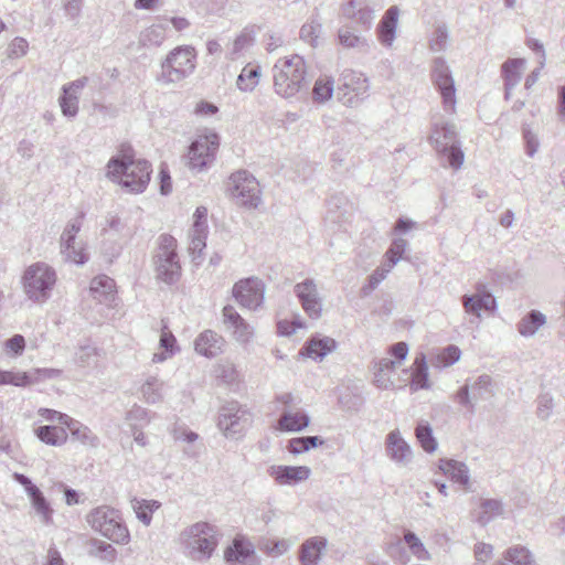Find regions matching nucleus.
I'll list each match as a JSON object with an SVG mask.
<instances>
[{"label": "nucleus", "mask_w": 565, "mask_h": 565, "mask_svg": "<svg viewBox=\"0 0 565 565\" xmlns=\"http://www.w3.org/2000/svg\"><path fill=\"white\" fill-rule=\"evenodd\" d=\"M221 540L218 527L199 521L183 527L177 539L181 553L190 561L206 563L214 555Z\"/></svg>", "instance_id": "f257e3e1"}, {"label": "nucleus", "mask_w": 565, "mask_h": 565, "mask_svg": "<svg viewBox=\"0 0 565 565\" xmlns=\"http://www.w3.org/2000/svg\"><path fill=\"white\" fill-rule=\"evenodd\" d=\"M151 172L150 162L135 159L130 149L121 150L119 154L111 157L106 166L107 179L131 193H142L146 190Z\"/></svg>", "instance_id": "f03ea898"}, {"label": "nucleus", "mask_w": 565, "mask_h": 565, "mask_svg": "<svg viewBox=\"0 0 565 565\" xmlns=\"http://www.w3.org/2000/svg\"><path fill=\"white\" fill-rule=\"evenodd\" d=\"M20 284L25 298L30 302L43 306L53 296L57 284V273L50 264L35 262L23 270Z\"/></svg>", "instance_id": "7ed1b4c3"}, {"label": "nucleus", "mask_w": 565, "mask_h": 565, "mask_svg": "<svg viewBox=\"0 0 565 565\" xmlns=\"http://www.w3.org/2000/svg\"><path fill=\"white\" fill-rule=\"evenodd\" d=\"M271 73L275 93L282 98H291L307 86V65L298 54L277 60Z\"/></svg>", "instance_id": "20e7f679"}, {"label": "nucleus", "mask_w": 565, "mask_h": 565, "mask_svg": "<svg viewBox=\"0 0 565 565\" xmlns=\"http://www.w3.org/2000/svg\"><path fill=\"white\" fill-rule=\"evenodd\" d=\"M86 522L95 532L117 543L128 544L129 531L121 519L120 512L109 505L103 504L92 509L86 514Z\"/></svg>", "instance_id": "39448f33"}, {"label": "nucleus", "mask_w": 565, "mask_h": 565, "mask_svg": "<svg viewBox=\"0 0 565 565\" xmlns=\"http://www.w3.org/2000/svg\"><path fill=\"white\" fill-rule=\"evenodd\" d=\"M177 239L168 234L158 238V248L154 254L156 277L167 285H173L181 278V264L177 253Z\"/></svg>", "instance_id": "423d86ee"}, {"label": "nucleus", "mask_w": 565, "mask_h": 565, "mask_svg": "<svg viewBox=\"0 0 565 565\" xmlns=\"http://www.w3.org/2000/svg\"><path fill=\"white\" fill-rule=\"evenodd\" d=\"M195 49L190 45H180L168 53L161 63L159 81L171 84L179 83L195 70Z\"/></svg>", "instance_id": "0eeeda50"}, {"label": "nucleus", "mask_w": 565, "mask_h": 565, "mask_svg": "<svg viewBox=\"0 0 565 565\" xmlns=\"http://www.w3.org/2000/svg\"><path fill=\"white\" fill-rule=\"evenodd\" d=\"M429 141L435 150L447 158L451 168L458 170L461 168L465 154L460 148L456 126L450 122L433 124Z\"/></svg>", "instance_id": "6e6552de"}, {"label": "nucleus", "mask_w": 565, "mask_h": 565, "mask_svg": "<svg viewBox=\"0 0 565 565\" xmlns=\"http://www.w3.org/2000/svg\"><path fill=\"white\" fill-rule=\"evenodd\" d=\"M220 147V136L212 130H204L191 142L186 154L190 170L199 173L206 170L215 160Z\"/></svg>", "instance_id": "1a4fd4ad"}, {"label": "nucleus", "mask_w": 565, "mask_h": 565, "mask_svg": "<svg viewBox=\"0 0 565 565\" xmlns=\"http://www.w3.org/2000/svg\"><path fill=\"white\" fill-rule=\"evenodd\" d=\"M250 425L252 414L237 402H230L221 407L217 426L226 438H242Z\"/></svg>", "instance_id": "9d476101"}, {"label": "nucleus", "mask_w": 565, "mask_h": 565, "mask_svg": "<svg viewBox=\"0 0 565 565\" xmlns=\"http://www.w3.org/2000/svg\"><path fill=\"white\" fill-rule=\"evenodd\" d=\"M228 191L238 205L256 209L262 202L259 183L245 170L231 175Z\"/></svg>", "instance_id": "9b49d317"}, {"label": "nucleus", "mask_w": 565, "mask_h": 565, "mask_svg": "<svg viewBox=\"0 0 565 565\" xmlns=\"http://www.w3.org/2000/svg\"><path fill=\"white\" fill-rule=\"evenodd\" d=\"M83 214L68 221L61 235V254L65 260L76 265H84L88 260L85 244L76 236L82 228Z\"/></svg>", "instance_id": "f8f14e48"}, {"label": "nucleus", "mask_w": 565, "mask_h": 565, "mask_svg": "<svg viewBox=\"0 0 565 565\" xmlns=\"http://www.w3.org/2000/svg\"><path fill=\"white\" fill-rule=\"evenodd\" d=\"M339 95L343 104L349 107L356 106L369 90L367 77L353 70H344L339 78Z\"/></svg>", "instance_id": "ddd939ff"}, {"label": "nucleus", "mask_w": 565, "mask_h": 565, "mask_svg": "<svg viewBox=\"0 0 565 565\" xmlns=\"http://www.w3.org/2000/svg\"><path fill=\"white\" fill-rule=\"evenodd\" d=\"M431 77L435 86L440 93L445 110L455 111L456 108V87L451 72L446 62L438 57L434 61Z\"/></svg>", "instance_id": "4468645a"}, {"label": "nucleus", "mask_w": 565, "mask_h": 565, "mask_svg": "<svg viewBox=\"0 0 565 565\" xmlns=\"http://www.w3.org/2000/svg\"><path fill=\"white\" fill-rule=\"evenodd\" d=\"M265 295L264 282L255 277L246 278L236 282L233 287V296L236 301L250 310L258 309Z\"/></svg>", "instance_id": "2eb2a0df"}, {"label": "nucleus", "mask_w": 565, "mask_h": 565, "mask_svg": "<svg viewBox=\"0 0 565 565\" xmlns=\"http://www.w3.org/2000/svg\"><path fill=\"white\" fill-rule=\"evenodd\" d=\"M207 227V210L199 206L193 214V224L189 230V253L193 260L202 257V253L206 246Z\"/></svg>", "instance_id": "dca6fc26"}, {"label": "nucleus", "mask_w": 565, "mask_h": 565, "mask_svg": "<svg viewBox=\"0 0 565 565\" xmlns=\"http://www.w3.org/2000/svg\"><path fill=\"white\" fill-rule=\"evenodd\" d=\"M385 454L398 467H408L414 459V451L403 438L399 429L391 430L385 438Z\"/></svg>", "instance_id": "f3484780"}, {"label": "nucleus", "mask_w": 565, "mask_h": 565, "mask_svg": "<svg viewBox=\"0 0 565 565\" xmlns=\"http://www.w3.org/2000/svg\"><path fill=\"white\" fill-rule=\"evenodd\" d=\"M341 15L354 22L356 26L369 31L375 19V9L367 0H348L340 7Z\"/></svg>", "instance_id": "a211bd4d"}, {"label": "nucleus", "mask_w": 565, "mask_h": 565, "mask_svg": "<svg viewBox=\"0 0 565 565\" xmlns=\"http://www.w3.org/2000/svg\"><path fill=\"white\" fill-rule=\"evenodd\" d=\"M295 294L298 297L302 309L310 318H320L322 303L318 294L317 284L313 279L308 278L296 284Z\"/></svg>", "instance_id": "6ab92c4d"}, {"label": "nucleus", "mask_w": 565, "mask_h": 565, "mask_svg": "<svg viewBox=\"0 0 565 565\" xmlns=\"http://www.w3.org/2000/svg\"><path fill=\"white\" fill-rule=\"evenodd\" d=\"M222 312L224 323L232 331L234 340L243 345L250 343L254 338V328L232 306H225Z\"/></svg>", "instance_id": "aec40b11"}, {"label": "nucleus", "mask_w": 565, "mask_h": 565, "mask_svg": "<svg viewBox=\"0 0 565 565\" xmlns=\"http://www.w3.org/2000/svg\"><path fill=\"white\" fill-rule=\"evenodd\" d=\"M267 472L279 486H296L309 479L311 475V470L307 466L273 465Z\"/></svg>", "instance_id": "412c9836"}, {"label": "nucleus", "mask_w": 565, "mask_h": 565, "mask_svg": "<svg viewBox=\"0 0 565 565\" xmlns=\"http://www.w3.org/2000/svg\"><path fill=\"white\" fill-rule=\"evenodd\" d=\"M399 9L397 6L390 7L382 15L376 29V38L381 45L392 47L397 34Z\"/></svg>", "instance_id": "4be33fe9"}, {"label": "nucleus", "mask_w": 565, "mask_h": 565, "mask_svg": "<svg viewBox=\"0 0 565 565\" xmlns=\"http://www.w3.org/2000/svg\"><path fill=\"white\" fill-rule=\"evenodd\" d=\"M328 547L324 536H311L305 540L298 550L300 565H319Z\"/></svg>", "instance_id": "5701e85b"}, {"label": "nucleus", "mask_w": 565, "mask_h": 565, "mask_svg": "<svg viewBox=\"0 0 565 565\" xmlns=\"http://www.w3.org/2000/svg\"><path fill=\"white\" fill-rule=\"evenodd\" d=\"M462 307L467 315L476 319L481 318V311H491L495 308V299L488 291H479L473 295H463L461 298Z\"/></svg>", "instance_id": "b1692460"}, {"label": "nucleus", "mask_w": 565, "mask_h": 565, "mask_svg": "<svg viewBox=\"0 0 565 565\" xmlns=\"http://www.w3.org/2000/svg\"><path fill=\"white\" fill-rule=\"evenodd\" d=\"M255 554L254 544L245 536L237 535L224 551V559L228 564H245Z\"/></svg>", "instance_id": "393cba45"}, {"label": "nucleus", "mask_w": 565, "mask_h": 565, "mask_svg": "<svg viewBox=\"0 0 565 565\" xmlns=\"http://www.w3.org/2000/svg\"><path fill=\"white\" fill-rule=\"evenodd\" d=\"M225 340L212 330H205L194 341L195 351L206 358H215L222 353Z\"/></svg>", "instance_id": "a878e982"}, {"label": "nucleus", "mask_w": 565, "mask_h": 565, "mask_svg": "<svg viewBox=\"0 0 565 565\" xmlns=\"http://www.w3.org/2000/svg\"><path fill=\"white\" fill-rule=\"evenodd\" d=\"M438 468L465 491H470V471L465 462L455 459H440Z\"/></svg>", "instance_id": "bb28decb"}, {"label": "nucleus", "mask_w": 565, "mask_h": 565, "mask_svg": "<svg viewBox=\"0 0 565 565\" xmlns=\"http://www.w3.org/2000/svg\"><path fill=\"white\" fill-rule=\"evenodd\" d=\"M310 418L302 409L285 408L277 422L276 428L280 431L297 433L308 427Z\"/></svg>", "instance_id": "cd10ccee"}, {"label": "nucleus", "mask_w": 565, "mask_h": 565, "mask_svg": "<svg viewBox=\"0 0 565 565\" xmlns=\"http://www.w3.org/2000/svg\"><path fill=\"white\" fill-rule=\"evenodd\" d=\"M525 64L524 58H509L502 64L505 99L510 98L512 89L520 83Z\"/></svg>", "instance_id": "c85d7f7f"}, {"label": "nucleus", "mask_w": 565, "mask_h": 565, "mask_svg": "<svg viewBox=\"0 0 565 565\" xmlns=\"http://www.w3.org/2000/svg\"><path fill=\"white\" fill-rule=\"evenodd\" d=\"M467 384L476 404L480 401L492 398L497 394L495 382L489 374H481L473 380L467 381Z\"/></svg>", "instance_id": "c756f323"}, {"label": "nucleus", "mask_w": 565, "mask_h": 565, "mask_svg": "<svg viewBox=\"0 0 565 565\" xmlns=\"http://www.w3.org/2000/svg\"><path fill=\"white\" fill-rule=\"evenodd\" d=\"M167 19H161L158 23H153L145 28L138 38V42L143 47L160 46L167 39L168 23Z\"/></svg>", "instance_id": "7c9ffc66"}, {"label": "nucleus", "mask_w": 565, "mask_h": 565, "mask_svg": "<svg viewBox=\"0 0 565 565\" xmlns=\"http://www.w3.org/2000/svg\"><path fill=\"white\" fill-rule=\"evenodd\" d=\"M115 281L106 275H99L92 279L89 286L90 296L99 303H110L115 298Z\"/></svg>", "instance_id": "2f4dec72"}, {"label": "nucleus", "mask_w": 565, "mask_h": 565, "mask_svg": "<svg viewBox=\"0 0 565 565\" xmlns=\"http://www.w3.org/2000/svg\"><path fill=\"white\" fill-rule=\"evenodd\" d=\"M337 348V342L330 337H313L311 338L302 353L313 360H322L326 355L333 352Z\"/></svg>", "instance_id": "473e14b6"}, {"label": "nucleus", "mask_w": 565, "mask_h": 565, "mask_svg": "<svg viewBox=\"0 0 565 565\" xmlns=\"http://www.w3.org/2000/svg\"><path fill=\"white\" fill-rule=\"evenodd\" d=\"M166 383L158 376L150 375L140 387L142 398L148 404H158L164 399Z\"/></svg>", "instance_id": "72a5a7b5"}, {"label": "nucleus", "mask_w": 565, "mask_h": 565, "mask_svg": "<svg viewBox=\"0 0 565 565\" xmlns=\"http://www.w3.org/2000/svg\"><path fill=\"white\" fill-rule=\"evenodd\" d=\"M337 39L339 44L345 49L367 50L370 46L369 40L348 24L338 30Z\"/></svg>", "instance_id": "f704fd0d"}, {"label": "nucleus", "mask_w": 565, "mask_h": 565, "mask_svg": "<svg viewBox=\"0 0 565 565\" xmlns=\"http://www.w3.org/2000/svg\"><path fill=\"white\" fill-rule=\"evenodd\" d=\"M260 77V66L248 63L243 67V70L238 74L236 79V86L243 93H250L259 84Z\"/></svg>", "instance_id": "c9c22d12"}, {"label": "nucleus", "mask_w": 565, "mask_h": 565, "mask_svg": "<svg viewBox=\"0 0 565 565\" xmlns=\"http://www.w3.org/2000/svg\"><path fill=\"white\" fill-rule=\"evenodd\" d=\"M397 363L388 358H383L375 364L374 382L377 387L383 390L394 387L392 373L395 371Z\"/></svg>", "instance_id": "e433bc0d"}, {"label": "nucleus", "mask_w": 565, "mask_h": 565, "mask_svg": "<svg viewBox=\"0 0 565 565\" xmlns=\"http://www.w3.org/2000/svg\"><path fill=\"white\" fill-rule=\"evenodd\" d=\"M65 427L70 430L73 439L79 441L82 445L88 447L98 446V437L92 431V429L88 426L82 424L81 422L71 417Z\"/></svg>", "instance_id": "4c0bfd02"}, {"label": "nucleus", "mask_w": 565, "mask_h": 565, "mask_svg": "<svg viewBox=\"0 0 565 565\" xmlns=\"http://www.w3.org/2000/svg\"><path fill=\"white\" fill-rule=\"evenodd\" d=\"M159 344L160 348L164 350V352L153 354L152 362L154 363L164 362L178 351L177 339L173 335V333L169 330L168 324L164 320H162Z\"/></svg>", "instance_id": "58836bf2"}, {"label": "nucleus", "mask_w": 565, "mask_h": 565, "mask_svg": "<svg viewBox=\"0 0 565 565\" xmlns=\"http://www.w3.org/2000/svg\"><path fill=\"white\" fill-rule=\"evenodd\" d=\"M35 435L42 443L54 447L66 444L68 437L65 428L52 425L38 427Z\"/></svg>", "instance_id": "ea45409f"}, {"label": "nucleus", "mask_w": 565, "mask_h": 565, "mask_svg": "<svg viewBox=\"0 0 565 565\" xmlns=\"http://www.w3.org/2000/svg\"><path fill=\"white\" fill-rule=\"evenodd\" d=\"M503 513V504L495 499H484L480 502L479 509L475 512L476 521L484 526L494 518Z\"/></svg>", "instance_id": "a19ab883"}, {"label": "nucleus", "mask_w": 565, "mask_h": 565, "mask_svg": "<svg viewBox=\"0 0 565 565\" xmlns=\"http://www.w3.org/2000/svg\"><path fill=\"white\" fill-rule=\"evenodd\" d=\"M546 323V317L537 310H531L518 323V331L522 337L535 335L541 327Z\"/></svg>", "instance_id": "79ce46f5"}, {"label": "nucleus", "mask_w": 565, "mask_h": 565, "mask_svg": "<svg viewBox=\"0 0 565 565\" xmlns=\"http://www.w3.org/2000/svg\"><path fill=\"white\" fill-rule=\"evenodd\" d=\"M131 508L137 519L145 525L149 526L152 521V513L160 509L161 503L157 500H146L134 498L130 501Z\"/></svg>", "instance_id": "37998d69"}, {"label": "nucleus", "mask_w": 565, "mask_h": 565, "mask_svg": "<svg viewBox=\"0 0 565 565\" xmlns=\"http://www.w3.org/2000/svg\"><path fill=\"white\" fill-rule=\"evenodd\" d=\"M32 508L35 511V514L39 516L40 522L44 525L53 524V513L54 510L51 507L50 502L44 497L41 490L34 492L29 497Z\"/></svg>", "instance_id": "c03bdc74"}, {"label": "nucleus", "mask_w": 565, "mask_h": 565, "mask_svg": "<svg viewBox=\"0 0 565 565\" xmlns=\"http://www.w3.org/2000/svg\"><path fill=\"white\" fill-rule=\"evenodd\" d=\"M411 388L418 391L429 387L428 381V366L426 363V356L424 353H419L414 361V370L411 374Z\"/></svg>", "instance_id": "a18cd8bd"}, {"label": "nucleus", "mask_w": 565, "mask_h": 565, "mask_svg": "<svg viewBox=\"0 0 565 565\" xmlns=\"http://www.w3.org/2000/svg\"><path fill=\"white\" fill-rule=\"evenodd\" d=\"M34 384V379L30 372L18 370L4 371L0 369V385H12L17 387H28Z\"/></svg>", "instance_id": "49530a36"}, {"label": "nucleus", "mask_w": 565, "mask_h": 565, "mask_svg": "<svg viewBox=\"0 0 565 565\" xmlns=\"http://www.w3.org/2000/svg\"><path fill=\"white\" fill-rule=\"evenodd\" d=\"M504 559L512 565H536L533 553L523 545H514L504 552Z\"/></svg>", "instance_id": "de8ad7c7"}, {"label": "nucleus", "mask_w": 565, "mask_h": 565, "mask_svg": "<svg viewBox=\"0 0 565 565\" xmlns=\"http://www.w3.org/2000/svg\"><path fill=\"white\" fill-rule=\"evenodd\" d=\"M294 543L291 539H267L263 541L259 548L270 557H279L286 554Z\"/></svg>", "instance_id": "09e8293b"}, {"label": "nucleus", "mask_w": 565, "mask_h": 565, "mask_svg": "<svg viewBox=\"0 0 565 565\" xmlns=\"http://www.w3.org/2000/svg\"><path fill=\"white\" fill-rule=\"evenodd\" d=\"M334 90V82L330 76H320L317 78L313 89L312 96L313 100L317 103H324L329 100Z\"/></svg>", "instance_id": "8fccbe9b"}, {"label": "nucleus", "mask_w": 565, "mask_h": 565, "mask_svg": "<svg viewBox=\"0 0 565 565\" xmlns=\"http://www.w3.org/2000/svg\"><path fill=\"white\" fill-rule=\"evenodd\" d=\"M415 436L426 452H434L437 448V441L433 435V429L428 423L420 422L416 426Z\"/></svg>", "instance_id": "3c124183"}, {"label": "nucleus", "mask_w": 565, "mask_h": 565, "mask_svg": "<svg viewBox=\"0 0 565 565\" xmlns=\"http://www.w3.org/2000/svg\"><path fill=\"white\" fill-rule=\"evenodd\" d=\"M215 376L226 385H234L239 382V372L235 364L223 361L215 366Z\"/></svg>", "instance_id": "603ef678"}, {"label": "nucleus", "mask_w": 565, "mask_h": 565, "mask_svg": "<svg viewBox=\"0 0 565 565\" xmlns=\"http://www.w3.org/2000/svg\"><path fill=\"white\" fill-rule=\"evenodd\" d=\"M407 248V241L404 238H394L390 248L386 250L384 264L393 268L403 257Z\"/></svg>", "instance_id": "864d4df0"}, {"label": "nucleus", "mask_w": 565, "mask_h": 565, "mask_svg": "<svg viewBox=\"0 0 565 565\" xmlns=\"http://www.w3.org/2000/svg\"><path fill=\"white\" fill-rule=\"evenodd\" d=\"M404 542L416 558H418L419 561L430 559L429 552L425 548L423 542L415 533L411 531L405 532Z\"/></svg>", "instance_id": "5fc2aeb1"}, {"label": "nucleus", "mask_w": 565, "mask_h": 565, "mask_svg": "<svg viewBox=\"0 0 565 565\" xmlns=\"http://www.w3.org/2000/svg\"><path fill=\"white\" fill-rule=\"evenodd\" d=\"M321 32L322 24L318 20L312 19L301 26L300 39L315 47L318 45V40Z\"/></svg>", "instance_id": "6e6d98bb"}, {"label": "nucleus", "mask_w": 565, "mask_h": 565, "mask_svg": "<svg viewBox=\"0 0 565 565\" xmlns=\"http://www.w3.org/2000/svg\"><path fill=\"white\" fill-rule=\"evenodd\" d=\"M392 270L386 264L377 267L369 277L367 284L363 286L362 291L364 295L371 294L387 276Z\"/></svg>", "instance_id": "4d7b16f0"}, {"label": "nucleus", "mask_w": 565, "mask_h": 565, "mask_svg": "<svg viewBox=\"0 0 565 565\" xmlns=\"http://www.w3.org/2000/svg\"><path fill=\"white\" fill-rule=\"evenodd\" d=\"M448 30L445 25H438L429 39V47L434 52H441L447 47Z\"/></svg>", "instance_id": "13d9d810"}, {"label": "nucleus", "mask_w": 565, "mask_h": 565, "mask_svg": "<svg viewBox=\"0 0 565 565\" xmlns=\"http://www.w3.org/2000/svg\"><path fill=\"white\" fill-rule=\"evenodd\" d=\"M454 401L463 407L468 413L473 414L476 412V403L471 396L468 384L462 385L455 394Z\"/></svg>", "instance_id": "bf43d9fd"}, {"label": "nucleus", "mask_w": 565, "mask_h": 565, "mask_svg": "<svg viewBox=\"0 0 565 565\" xmlns=\"http://www.w3.org/2000/svg\"><path fill=\"white\" fill-rule=\"evenodd\" d=\"M78 99L74 94L63 93L58 99L62 114L66 117H75L78 111Z\"/></svg>", "instance_id": "052dcab7"}, {"label": "nucleus", "mask_w": 565, "mask_h": 565, "mask_svg": "<svg viewBox=\"0 0 565 565\" xmlns=\"http://www.w3.org/2000/svg\"><path fill=\"white\" fill-rule=\"evenodd\" d=\"M90 545L95 548V552H90L92 555L99 556L106 561H113L116 556V550L109 543L93 539Z\"/></svg>", "instance_id": "680f3d73"}, {"label": "nucleus", "mask_w": 565, "mask_h": 565, "mask_svg": "<svg viewBox=\"0 0 565 565\" xmlns=\"http://www.w3.org/2000/svg\"><path fill=\"white\" fill-rule=\"evenodd\" d=\"M97 349L90 344L83 345L75 354V361L82 366L96 363Z\"/></svg>", "instance_id": "e2e57ef3"}, {"label": "nucleus", "mask_w": 565, "mask_h": 565, "mask_svg": "<svg viewBox=\"0 0 565 565\" xmlns=\"http://www.w3.org/2000/svg\"><path fill=\"white\" fill-rule=\"evenodd\" d=\"M553 397L548 394H541L537 397L536 415L540 419L546 420L553 412Z\"/></svg>", "instance_id": "0e129e2a"}, {"label": "nucleus", "mask_w": 565, "mask_h": 565, "mask_svg": "<svg viewBox=\"0 0 565 565\" xmlns=\"http://www.w3.org/2000/svg\"><path fill=\"white\" fill-rule=\"evenodd\" d=\"M461 351L457 345L450 344L446 347L438 355L439 363L447 367L459 361Z\"/></svg>", "instance_id": "69168bd1"}, {"label": "nucleus", "mask_w": 565, "mask_h": 565, "mask_svg": "<svg viewBox=\"0 0 565 565\" xmlns=\"http://www.w3.org/2000/svg\"><path fill=\"white\" fill-rule=\"evenodd\" d=\"M473 553L476 558V563L473 565H486L493 555V546L491 544L479 542L475 545Z\"/></svg>", "instance_id": "338daca9"}, {"label": "nucleus", "mask_w": 565, "mask_h": 565, "mask_svg": "<svg viewBox=\"0 0 565 565\" xmlns=\"http://www.w3.org/2000/svg\"><path fill=\"white\" fill-rule=\"evenodd\" d=\"M252 44V38L247 33H241L233 42L232 49L228 52V57L234 61L238 58L241 53Z\"/></svg>", "instance_id": "774afa93"}]
</instances>
